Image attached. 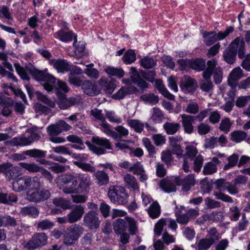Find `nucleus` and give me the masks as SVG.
Wrapping results in <instances>:
<instances>
[{
	"mask_svg": "<svg viewBox=\"0 0 250 250\" xmlns=\"http://www.w3.org/2000/svg\"><path fill=\"white\" fill-rule=\"evenodd\" d=\"M245 42L243 38L237 37L229 44L228 48L223 53L224 60L228 63L232 64L235 62V58L238 52V57L243 59L245 57Z\"/></svg>",
	"mask_w": 250,
	"mask_h": 250,
	"instance_id": "1",
	"label": "nucleus"
},
{
	"mask_svg": "<svg viewBox=\"0 0 250 250\" xmlns=\"http://www.w3.org/2000/svg\"><path fill=\"white\" fill-rule=\"evenodd\" d=\"M91 141H87L85 144L89 150L97 155L105 154L106 150H113L112 145L107 138L97 136H92Z\"/></svg>",
	"mask_w": 250,
	"mask_h": 250,
	"instance_id": "2",
	"label": "nucleus"
},
{
	"mask_svg": "<svg viewBox=\"0 0 250 250\" xmlns=\"http://www.w3.org/2000/svg\"><path fill=\"white\" fill-rule=\"evenodd\" d=\"M27 135H21L12 138L9 141L4 142L5 145L10 144L14 146H23L31 145L35 141H38L40 138V135L37 132V127H31L26 130Z\"/></svg>",
	"mask_w": 250,
	"mask_h": 250,
	"instance_id": "3",
	"label": "nucleus"
},
{
	"mask_svg": "<svg viewBox=\"0 0 250 250\" xmlns=\"http://www.w3.org/2000/svg\"><path fill=\"white\" fill-rule=\"evenodd\" d=\"M113 228L116 234H122L127 228L132 235L136 234L138 231L137 222L134 218L129 217L115 219L113 223Z\"/></svg>",
	"mask_w": 250,
	"mask_h": 250,
	"instance_id": "4",
	"label": "nucleus"
},
{
	"mask_svg": "<svg viewBox=\"0 0 250 250\" xmlns=\"http://www.w3.org/2000/svg\"><path fill=\"white\" fill-rule=\"evenodd\" d=\"M58 183L62 186L63 192L66 194H77L78 184L77 174H63L57 178Z\"/></svg>",
	"mask_w": 250,
	"mask_h": 250,
	"instance_id": "5",
	"label": "nucleus"
},
{
	"mask_svg": "<svg viewBox=\"0 0 250 250\" xmlns=\"http://www.w3.org/2000/svg\"><path fill=\"white\" fill-rule=\"evenodd\" d=\"M108 196L115 205H125L128 202V195L126 189L120 186H111L108 191Z\"/></svg>",
	"mask_w": 250,
	"mask_h": 250,
	"instance_id": "6",
	"label": "nucleus"
},
{
	"mask_svg": "<svg viewBox=\"0 0 250 250\" xmlns=\"http://www.w3.org/2000/svg\"><path fill=\"white\" fill-rule=\"evenodd\" d=\"M43 84L44 88L47 91L54 90L58 94L60 90L65 93L68 91V87L66 84L59 80H57L53 76L48 74Z\"/></svg>",
	"mask_w": 250,
	"mask_h": 250,
	"instance_id": "7",
	"label": "nucleus"
},
{
	"mask_svg": "<svg viewBox=\"0 0 250 250\" xmlns=\"http://www.w3.org/2000/svg\"><path fill=\"white\" fill-rule=\"evenodd\" d=\"M48 236L44 232L36 233L25 245V247L29 250H34L41 248L47 243Z\"/></svg>",
	"mask_w": 250,
	"mask_h": 250,
	"instance_id": "8",
	"label": "nucleus"
},
{
	"mask_svg": "<svg viewBox=\"0 0 250 250\" xmlns=\"http://www.w3.org/2000/svg\"><path fill=\"white\" fill-rule=\"evenodd\" d=\"M51 196V193L47 189L41 190H29L26 194L27 199L36 203L47 200Z\"/></svg>",
	"mask_w": 250,
	"mask_h": 250,
	"instance_id": "9",
	"label": "nucleus"
},
{
	"mask_svg": "<svg viewBox=\"0 0 250 250\" xmlns=\"http://www.w3.org/2000/svg\"><path fill=\"white\" fill-rule=\"evenodd\" d=\"M47 152L38 149H31L23 152V154L30 157L34 158L36 161L42 165H51L52 162L44 159Z\"/></svg>",
	"mask_w": 250,
	"mask_h": 250,
	"instance_id": "10",
	"label": "nucleus"
},
{
	"mask_svg": "<svg viewBox=\"0 0 250 250\" xmlns=\"http://www.w3.org/2000/svg\"><path fill=\"white\" fill-rule=\"evenodd\" d=\"M178 62L183 68L188 65L190 68L198 71L204 70L206 67V61L203 59H196L188 61L181 59L179 60Z\"/></svg>",
	"mask_w": 250,
	"mask_h": 250,
	"instance_id": "11",
	"label": "nucleus"
},
{
	"mask_svg": "<svg viewBox=\"0 0 250 250\" xmlns=\"http://www.w3.org/2000/svg\"><path fill=\"white\" fill-rule=\"evenodd\" d=\"M84 225L91 229H97L100 227V221L98 214L91 210L86 213L83 217Z\"/></svg>",
	"mask_w": 250,
	"mask_h": 250,
	"instance_id": "12",
	"label": "nucleus"
},
{
	"mask_svg": "<svg viewBox=\"0 0 250 250\" xmlns=\"http://www.w3.org/2000/svg\"><path fill=\"white\" fill-rule=\"evenodd\" d=\"M77 177L79 181L77 185V193H85L89 192L91 184L90 177L84 174H77Z\"/></svg>",
	"mask_w": 250,
	"mask_h": 250,
	"instance_id": "13",
	"label": "nucleus"
},
{
	"mask_svg": "<svg viewBox=\"0 0 250 250\" xmlns=\"http://www.w3.org/2000/svg\"><path fill=\"white\" fill-rule=\"evenodd\" d=\"M197 87L195 80L189 76H184L181 80L180 87L185 93L193 92Z\"/></svg>",
	"mask_w": 250,
	"mask_h": 250,
	"instance_id": "14",
	"label": "nucleus"
},
{
	"mask_svg": "<svg viewBox=\"0 0 250 250\" xmlns=\"http://www.w3.org/2000/svg\"><path fill=\"white\" fill-rule=\"evenodd\" d=\"M228 143V140L226 136L221 135L219 137H211L206 138L204 146L210 149L214 148L218 145L223 146Z\"/></svg>",
	"mask_w": 250,
	"mask_h": 250,
	"instance_id": "15",
	"label": "nucleus"
},
{
	"mask_svg": "<svg viewBox=\"0 0 250 250\" xmlns=\"http://www.w3.org/2000/svg\"><path fill=\"white\" fill-rule=\"evenodd\" d=\"M174 182L177 186L182 185V189L185 191L189 190L195 184L193 174H189L183 180L176 177L175 178Z\"/></svg>",
	"mask_w": 250,
	"mask_h": 250,
	"instance_id": "16",
	"label": "nucleus"
},
{
	"mask_svg": "<svg viewBox=\"0 0 250 250\" xmlns=\"http://www.w3.org/2000/svg\"><path fill=\"white\" fill-rule=\"evenodd\" d=\"M84 212V208L81 205L75 206L67 214L69 223H74L80 220Z\"/></svg>",
	"mask_w": 250,
	"mask_h": 250,
	"instance_id": "17",
	"label": "nucleus"
},
{
	"mask_svg": "<svg viewBox=\"0 0 250 250\" xmlns=\"http://www.w3.org/2000/svg\"><path fill=\"white\" fill-rule=\"evenodd\" d=\"M170 146L171 147V152L173 154H176L177 158L183 156V150L180 145V142L182 140L181 137H170L169 138Z\"/></svg>",
	"mask_w": 250,
	"mask_h": 250,
	"instance_id": "18",
	"label": "nucleus"
},
{
	"mask_svg": "<svg viewBox=\"0 0 250 250\" xmlns=\"http://www.w3.org/2000/svg\"><path fill=\"white\" fill-rule=\"evenodd\" d=\"M221 164L217 157H213L211 161L205 164L203 170L204 175H211L217 171V166Z\"/></svg>",
	"mask_w": 250,
	"mask_h": 250,
	"instance_id": "19",
	"label": "nucleus"
},
{
	"mask_svg": "<svg viewBox=\"0 0 250 250\" xmlns=\"http://www.w3.org/2000/svg\"><path fill=\"white\" fill-rule=\"evenodd\" d=\"M29 177H23L18 178L13 183V189L16 191H21L30 187Z\"/></svg>",
	"mask_w": 250,
	"mask_h": 250,
	"instance_id": "20",
	"label": "nucleus"
},
{
	"mask_svg": "<svg viewBox=\"0 0 250 250\" xmlns=\"http://www.w3.org/2000/svg\"><path fill=\"white\" fill-rule=\"evenodd\" d=\"M130 71L132 73L130 76L131 79L134 83L137 84L141 89H144L148 87L147 83L141 77L136 68L131 67Z\"/></svg>",
	"mask_w": 250,
	"mask_h": 250,
	"instance_id": "21",
	"label": "nucleus"
},
{
	"mask_svg": "<svg viewBox=\"0 0 250 250\" xmlns=\"http://www.w3.org/2000/svg\"><path fill=\"white\" fill-rule=\"evenodd\" d=\"M50 62L58 72L63 73L64 72H67L70 70L69 64L64 60L53 59Z\"/></svg>",
	"mask_w": 250,
	"mask_h": 250,
	"instance_id": "22",
	"label": "nucleus"
},
{
	"mask_svg": "<svg viewBox=\"0 0 250 250\" xmlns=\"http://www.w3.org/2000/svg\"><path fill=\"white\" fill-rule=\"evenodd\" d=\"M181 118L185 131L188 134L192 133L194 128L192 123L195 121L191 115L186 114L181 115Z\"/></svg>",
	"mask_w": 250,
	"mask_h": 250,
	"instance_id": "23",
	"label": "nucleus"
},
{
	"mask_svg": "<svg viewBox=\"0 0 250 250\" xmlns=\"http://www.w3.org/2000/svg\"><path fill=\"white\" fill-rule=\"evenodd\" d=\"M100 83L104 90L108 94H111L116 88L115 81L112 78H102L100 80Z\"/></svg>",
	"mask_w": 250,
	"mask_h": 250,
	"instance_id": "24",
	"label": "nucleus"
},
{
	"mask_svg": "<svg viewBox=\"0 0 250 250\" xmlns=\"http://www.w3.org/2000/svg\"><path fill=\"white\" fill-rule=\"evenodd\" d=\"M78 103V100L75 98H66L63 95H61L60 98L58 105L59 107L62 109H65L69 107L75 105Z\"/></svg>",
	"mask_w": 250,
	"mask_h": 250,
	"instance_id": "25",
	"label": "nucleus"
},
{
	"mask_svg": "<svg viewBox=\"0 0 250 250\" xmlns=\"http://www.w3.org/2000/svg\"><path fill=\"white\" fill-rule=\"evenodd\" d=\"M155 86L157 89L165 97L170 100L174 99V96L169 92V91L165 87L162 81L160 79H157L155 81Z\"/></svg>",
	"mask_w": 250,
	"mask_h": 250,
	"instance_id": "26",
	"label": "nucleus"
},
{
	"mask_svg": "<svg viewBox=\"0 0 250 250\" xmlns=\"http://www.w3.org/2000/svg\"><path fill=\"white\" fill-rule=\"evenodd\" d=\"M147 211L151 218H157L161 214L160 206L157 201L153 202L147 209Z\"/></svg>",
	"mask_w": 250,
	"mask_h": 250,
	"instance_id": "27",
	"label": "nucleus"
},
{
	"mask_svg": "<svg viewBox=\"0 0 250 250\" xmlns=\"http://www.w3.org/2000/svg\"><path fill=\"white\" fill-rule=\"evenodd\" d=\"M124 180L128 188L133 191L139 190V186L134 176L130 174H126L124 176Z\"/></svg>",
	"mask_w": 250,
	"mask_h": 250,
	"instance_id": "28",
	"label": "nucleus"
},
{
	"mask_svg": "<svg viewBox=\"0 0 250 250\" xmlns=\"http://www.w3.org/2000/svg\"><path fill=\"white\" fill-rule=\"evenodd\" d=\"M55 37L58 38L62 42H68L72 40L76 36L71 31L65 32L63 30H60L55 34Z\"/></svg>",
	"mask_w": 250,
	"mask_h": 250,
	"instance_id": "29",
	"label": "nucleus"
},
{
	"mask_svg": "<svg viewBox=\"0 0 250 250\" xmlns=\"http://www.w3.org/2000/svg\"><path fill=\"white\" fill-rule=\"evenodd\" d=\"M217 62L214 59L208 61L207 62V67L205 69L203 75H205L206 77L208 78L209 77H211L213 72L217 68Z\"/></svg>",
	"mask_w": 250,
	"mask_h": 250,
	"instance_id": "30",
	"label": "nucleus"
},
{
	"mask_svg": "<svg viewBox=\"0 0 250 250\" xmlns=\"http://www.w3.org/2000/svg\"><path fill=\"white\" fill-rule=\"evenodd\" d=\"M247 136V133L241 130H235L229 135L230 140L236 143H240L245 140Z\"/></svg>",
	"mask_w": 250,
	"mask_h": 250,
	"instance_id": "31",
	"label": "nucleus"
},
{
	"mask_svg": "<svg viewBox=\"0 0 250 250\" xmlns=\"http://www.w3.org/2000/svg\"><path fill=\"white\" fill-rule=\"evenodd\" d=\"M160 186L166 192H173L176 190L175 184L170 180L163 179L160 183Z\"/></svg>",
	"mask_w": 250,
	"mask_h": 250,
	"instance_id": "32",
	"label": "nucleus"
},
{
	"mask_svg": "<svg viewBox=\"0 0 250 250\" xmlns=\"http://www.w3.org/2000/svg\"><path fill=\"white\" fill-rule=\"evenodd\" d=\"M17 200V197L14 193H0V203L12 205Z\"/></svg>",
	"mask_w": 250,
	"mask_h": 250,
	"instance_id": "33",
	"label": "nucleus"
},
{
	"mask_svg": "<svg viewBox=\"0 0 250 250\" xmlns=\"http://www.w3.org/2000/svg\"><path fill=\"white\" fill-rule=\"evenodd\" d=\"M105 72L109 75L116 76L119 79L123 78L125 72L122 68H116L111 66H107L104 69Z\"/></svg>",
	"mask_w": 250,
	"mask_h": 250,
	"instance_id": "34",
	"label": "nucleus"
},
{
	"mask_svg": "<svg viewBox=\"0 0 250 250\" xmlns=\"http://www.w3.org/2000/svg\"><path fill=\"white\" fill-rule=\"evenodd\" d=\"M163 119H164V115L163 111L158 107H153L150 120L154 123L158 124L161 123Z\"/></svg>",
	"mask_w": 250,
	"mask_h": 250,
	"instance_id": "35",
	"label": "nucleus"
},
{
	"mask_svg": "<svg viewBox=\"0 0 250 250\" xmlns=\"http://www.w3.org/2000/svg\"><path fill=\"white\" fill-rule=\"evenodd\" d=\"M214 239L210 237L208 238L201 239L197 244L198 250H208L214 243Z\"/></svg>",
	"mask_w": 250,
	"mask_h": 250,
	"instance_id": "36",
	"label": "nucleus"
},
{
	"mask_svg": "<svg viewBox=\"0 0 250 250\" xmlns=\"http://www.w3.org/2000/svg\"><path fill=\"white\" fill-rule=\"evenodd\" d=\"M239 155L236 153H233L227 158L228 163L223 167V170L226 171L236 166H238Z\"/></svg>",
	"mask_w": 250,
	"mask_h": 250,
	"instance_id": "37",
	"label": "nucleus"
},
{
	"mask_svg": "<svg viewBox=\"0 0 250 250\" xmlns=\"http://www.w3.org/2000/svg\"><path fill=\"white\" fill-rule=\"evenodd\" d=\"M166 133L168 135H173L179 129L180 125L179 123L166 122L163 125Z\"/></svg>",
	"mask_w": 250,
	"mask_h": 250,
	"instance_id": "38",
	"label": "nucleus"
},
{
	"mask_svg": "<svg viewBox=\"0 0 250 250\" xmlns=\"http://www.w3.org/2000/svg\"><path fill=\"white\" fill-rule=\"evenodd\" d=\"M185 153H183V156H181L180 158L186 159L188 157L192 160L198 153L197 148L193 145L187 146L185 147Z\"/></svg>",
	"mask_w": 250,
	"mask_h": 250,
	"instance_id": "39",
	"label": "nucleus"
},
{
	"mask_svg": "<svg viewBox=\"0 0 250 250\" xmlns=\"http://www.w3.org/2000/svg\"><path fill=\"white\" fill-rule=\"evenodd\" d=\"M83 230L84 229L82 226L79 224H75L67 229L66 231L78 239L80 235L83 233Z\"/></svg>",
	"mask_w": 250,
	"mask_h": 250,
	"instance_id": "40",
	"label": "nucleus"
},
{
	"mask_svg": "<svg viewBox=\"0 0 250 250\" xmlns=\"http://www.w3.org/2000/svg\"><path fill=\"white\" fill-rule=\"evenodd\" d=\"M202 36L205 39L204 42L207 46H210L217 41L214 31H205L203 33Z\"/></svg>",
	"mask_w": 250,
	"mask_h": 250,
	"instance_id": "41",
	"label": "nucleus"
},
{
	"mask_svg": "<svg viewBox=\"0 0 250 250\" xmlns=\"http://www.w3.org/2000/svg\"><path fill=\"white\" fill-rule=\"evenodd\" d=\"M140 99L146 104H149L151 105L156 104L159 102L158 96L153 93L145 94L140 97Z\"/></svg>",
	"mask_w": 250,
	"mask_h": 250,
	"instance_id": "42",
	"label": "nucleus"
},
{
	"mask_svg": "<svg viewBox=\"0 0 250 250\" xmlns=\"http://www.w3.org/2000/svg\"><path fill=\"white\" fill-rule=\"evenodd\" d=\"M203 79L200 82L201 89L205 92H208L212 89L213 83L211 80V77H206L203 75Z\"/></svg>",
	"mask_w": 250,
	"mask_h": 250,
	"instance_id": "43",
	"label": "nucleus"
},
{
	"mask_svg": "<svg viewBox=\"0 0 250 250\" xmlns=\"http://www.w3.org/2000/svg\"><path fill=\"white\" fill-rule=\"evenodd\" d=\"M95 176L98 180V184L100 186L105 185L109 182V176L104 170L97 171Z\"/></svg>",
	"mask_w": 250,
	"mask_h": 250,
	"instance_id": "44",
	"label": "nucleus"
},
{
	"mask_svg": "<svg viewBox=\"0 0 250 250\" xmlns=\"http://www.w3.org/2000/svg\"><path fill=\"white\" fill-rule=\"evenodd\" d=\"M2 226L5 228H16L18 226L17 220L10 215L3 216Z\"/></svg>",
	"mask_w": 250,
	"mask_h": 250,
	"instance_id": "45",
	"label": "nucleus"
},
{
	"mask_svg": "<svg viewBox=\"0 0 250 250\" xmlns=\"http://www.w3.org/2000/svg\"><path fill=\"white\" fill-rule=\"evenodd\" d=\"M21 213L24 215H28L34 218L37 217L39 214V210L36 207L32 206H27L21 209Z\"/></svg>",
	"mask_w": 250,
	"mask_h": 250,
	"instance_id": "46",
	"label": "nucleus"
},
{
	"mask_svg": "<svg viewBox=\"0 0 250 250\" xmlns=\"http://www.w3.org/2000/svg\"><path fill=\"white\" fill-rule=\"evenodd\" d=\"M83 92L88 95H93L95 93V86L90 81H85L82 84Z\"/></svg>",
	"mask_w": 250,
	"mask_h": 250,
	"instance_id": "47",
	"label": "nucleus"
},
{
	"mask_svg": "<svg viewBox=\"0 0 250 250\" xmlns=\"http://www.w3.org/2000/svg\"><path fill=\"white\" fill-rule=\"evenodd\" d=\"M117 136L112 138L116 141L121 140L123 137H125L128 135V130L122 125H118L115 127Z\"/></svg>",
	"mask_w": 250,
	"mask_h": 250,
	"instance_id": "48",
	"label": "nucleus"
},
{
	"mask_svg": "<svg viewBox=\"0 0 250 250\" xmlns=\"http://www.w3.org/2000/svg\"><path fill=\"white\" fill-rule=\"evenodd\" d=\"M131 87H123L118 92L113 95L112 98L116 100L123 99L126 95L131 93Z\"/></svg>",
	"mask_w": 250,
	"mask_h": 250,
	"instance_id": "49",
	"label": "nucleus"
},
{
	"mask_svg": "<svg viewBox=\"0 0 250 250\" xmlns=\"http://www.w3.org/2000/svg\"><path fill=\"white\" fill-rule=\"evenodd\" d=\"M141 65L144 68L150 69L156 65V61L152 57H145L141 60Z\"/></svg>",
	"mask_w": 250,
	"mask_h": 250,
	"instance_id": "50",
	"label": "nucleus"
},
{
	"mask_svg": "<svg viewBox=\"0 0 250 250\" xmlns=\"http://www.w3.org/2000/svg\"><path fill=\"white\" fill-rule=\"evenodd\" d=\"M20 174V168L17 167H13V165H11L6 172L5 177L10 180L18 177Z\"/></svg>",
	"mask_w": 250,
	"mask_h": 250,
	"instance_id": "51",
	"label": "nucleus"
},
{
	"mask_svg": "<svg viewBox=\"0 0 250 250\" xmlns=\"http://www.w3.org/2000/svg\"><path fill=\"white\" fill-rule=\"evenodd\" d=\"M37 99L44 104H46L49 107H53L55 106L54 103L50 99H48V97L42 94L41 92L39 91H37L34 93Z\"/></svg>",
	"mask_w": 250,
	"mask_h": 250,
	"instance_id": "52",
	"label": "nucleus"
},
{
	"mask_svg": "<svg viewBox=\"0 0 250 250\" xmlns=\"http://www.w3.org/2000/svg\"><path fill=\"white\" fill-rule=\"evenodd\" d=\"M125 64H131L136 59V54L133 50H128L124 55L122 58Z\"/></svg>",
	"mask_w": 250,
	"mask_h": 250,
	"instance_id": "53",
	"label": "nucleus"
},
{
	"mask_svg": "<svg viewBox=\"0 0 250 250\" xmlns=\"http://www.w3.org/2000/svg\"><path fill=\"white\" fill-rule=\"evenodd\" d=\"M127 123L137 132L141 133L143 130L144 125L139 120H129L127 121Z\"/></svg>",
	"mask_w": 250,
	"mask_h": 250,
	"instance_id": "54",
	"label": "nucleus"
},
{
	"mask_svg": "<svg viewBox=\"0 0 250 250\" xmlns=\"http://www.w3.org/2000/svg\"><path fill=\"white\" fill-rule=\"evenodd\" d=\"M73 164L74 165L85 171L94 172L96 170V168L94 167L91 166L89 163H84V162H73Z\"/></svg>",
	"mask_w": 250,
	"mask_h": 250,
	"instance_id": "55",
	"label": "nucleus"
},
{
	"mask_svg": "<svg viewBox=\"0 0 250 250\" xmlns=\"http://www.w3.org/2000/svg\"><path fill=\"white\" fill-rule=\"evenodd\" d=\"M37 228L42 230H47L52 228L54 226V222L48 219H44L39 221L37 224Z\"/></svg>",
	"mask_w": 250,
	"mask_h": 250,
	"instance_id": "56",
	"label": "nucleus"
},
{
	"mask_svg": "<svg viewBox=\"0 0 250 250\" xmlns=\"http://www.w3.org/2000/svg\"><path fill=\"white\" fill-rule=\"evenodd\" d=\"M29 72L33 75L34 78L39 81H44L48 73H45L42 71H40L36 69H30Z\"/></svg>",
	"mask_w": 250,
	"mask_h": 250,
	"instance_id": "57",
	"label": "nucleus"
},
{
	"mask_svg": "<svg viewBox=\"0 0 250 250\" xmlns=\"http://www.w3.org/2000/svg\"><path fill=\"white\" fill-rule=\"evenodd\" d=\"M6 94H8L7 93H0V105L3 106H12L14 104L13 100L6 96Z\"/></svg>",
	"mask_w": 250,
	"mask_h": 250,
	"instance_id": "58",
	"label": "nucleus"
},
{
	"mask_svg": "<svg viewBox=\"0 0 250 250\" xmlns=\"http://www.w3.org/2000/svg\"><path fill=\"white\" fill-rule=\"evenodd\" d=\"M143 144L148 152L149 157H153L156 153L155 147L151 144L148 138H145L143 140Z\"/></svg>",
	"mask_w": 250,
	"mask_h": 250,
	"instance_id": "59",
	"label": "nucleus"
},
{
	"mask_svg": "<svg viewBox=\"0 0 250 250\" xmlns=\"http://www.w3.org/2000/svg\"><path fill=\"white\" fill-rule=\"evenodd\" d=\"M20 164L21 167L32 172H40L42 168L35 163H20Z\"/></svg>",
	"mask_w": 250,
	"mask_h": 250,
	"instance_id": "60",
	"label": "nucleus"
},
{
	"mask_svg": "<svg viewBox=\"0 0 250 250\" xmlns=\"http://www.w3.org/2000/svg\"><path fill=\"white\" fill-rule=\"evenodd\" d=\"M204 157L200 154L196 156L194 160L193 169L194 171L199 172L203 166Z\"/></svg>",
	"mask_w": 250,
	"mask_h": 250,
	"instance_id": "61",
	"label": "nucleus"
},
{
	"mask_svg": "<svg viewBox=\"0 0 250 250\" xmlns=\"http://www.w3.org/2000/svg\"><path fill=\"white\" fill-rule=\"evenodd\" d=\"M231 126V124L229 118H225L221 120L219 128L220 130L227 133L229 131Z\"/></svg>",
	"mask_w": 250,
	"mask_h": 250,
	"instance_id": "62",
	"label": "nucleus"
},
{
	"mask_svg": "<svg viewBox=\"0 0 250 250\" xmlns=\"http://www.w3.org/2000/svg\"><path fill=\"white\" fill-rule=\"evenodd\" d=\"M14 66L16 70L22 80H29L30 78L25 69L21 66L20 63H15Z\"/></svg>",
	"mask_w": 250,
	"mask_h": 250,
	"instance_id": "63",
	"label": "nucleus"
},
{
	"mask_svg": "<svg viewBox=\"0 0 250 250\" xmlns=\"http://www.w3.org/2000/svg\"><path fill=\"white\" fill-rule=\"evenodd\" d=\"M214 185L217 189L220 191H224L227 190V188H228L229 182L225 179H220L215 182Z\"/></svg>",
	"mask_w": 250,
	"mask_h": 250,
	"instance_id": "64",
	"label": "nucleus"
}]
</instances>
